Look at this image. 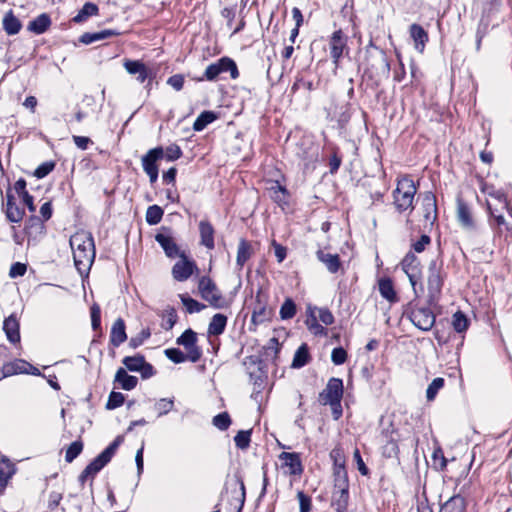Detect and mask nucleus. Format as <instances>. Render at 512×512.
I'll use <instances>...</instances> for the list:
<instances>
[{"instance_id":"nucleus-1","label":"nucleus","mask_w":512,"mask_h":512,"mask_svg":"<svg viewBox=\"0 0 512 512\" xmlns=\"http://www.w3.org/2000/svg\"><path fill=\"white\" fill-rule=\"evenodd\" d=\"M70 246L76 269L80 274L89 271L95 259V245L91 233L81 231L70 237Z\"/></svg>"},{"instance_id":"nucleus-2","label":"nucleus","mask_w":512,"mask_h":512,"mask_svg":"<svg viewBox=\"0 0 512 512\" xmlns=\"http://www.w3.org/2000/svg\"><path fill=\"white\" fill-rule=\"evenodd\" d=\"M417 193V186L409 176H404L397 182V187L393 191L394 205L398 212H404L413 209V201Z\"/></svg>"},{"instance_id":"nucleus-3","label":"nucleus","mask_w":512,"mask_h":512,"mask_svg":"<svg viewBox=\"0 0 512 512\" xmlns=\"http://www.w3.org/2000/svg\"><path fill=\"white\" fill-rule=\"evenodd\" d=\"M443 283L444 279L441 274V266L438 265L436 260H432L429 264L427 279V303L429 306H438Z\"/></svg>"},{"instance_id":"nucleus-4","label":"nucleus","mask_w":512,"mask_h":512,"mask_svg":"<svg viewBox=\"0 0 512 512\" xmlns=\"http://www.w3.org/2000/svg\"><path fill=\"white\" fill-rule=\"evenodd\" d=\"M225 72H229L232 79H237L239 77V71L236 62L226 56L208 65L203 76L197 80L215 81L222 73Z\"/></svg>"},{"instance_id":"nucleus-5","label":"nucleus","mask_w":512,"mask_h":512,"mask_svg":"<svg viewBox=\"0 0 512 512\" xmlns=\"http://www.w3.org/2000/svg\"><path fill=\"white\" fill-rule=\"evenodd\" d=\"M122 441L123 437L117 436L112 443L85 467V476H90L93 479L111 461Z\"/></svg>"},{"instance_id":"nucleus-6","label":"nucleus","mask_w":512,"mask_h":512,"mask_svg":"<svg viewBox=\"0 0 512 512\" xmlns=\"http://www.w3.org/2000/svg\"><path fill=\"white\" fill-rule=\"evenodd\" d=\"M202 298L215 309H223L229 306V302L222 296L220 290L211 278L203 276L198 285Z\"/></svg>"},{"instance_id":"nucleus-7","label":"nucleus","mask_w":512,"mask_h":512,"mask_svg":"<svg viewBox=\"0 0 512 512\" xmlns=\"http://www.w3.org/2000/svg\"><path fill=\"white\" fill-rule=\"evenodd\" d=\"M435 307L429 306L428 303L426 306L414 305L408 312V318L418 329L430 331L436 321V315L432 311V308Z\"/></svg>"},{"instance_id":"nucleus-8","label":"nucleus","mask_w":512,"mask_h":512,"mask_svg":"<svg viewBox=\"0 0 512 512\" xmlns=\"http://www.w3.org/2000/svg\"><path fill=\"white\" fill-rule=\"evenodd\" d=\"M343 381L340 378L332 377L328 380L325 389L319 394V402L322 405H336L343 397Z\"/></svg>"},{"instance_id":"nucleus-9","label":"nucleus","mask_w":512,"mask_h":512,"mask_svg":"<svg viewBox=\"0 0 512 512\" xmlns=\"http://www.w3.org/2000/svg\"><path fill=\"white\" fill-rule=\"evenodd\" d=\"M328 44L332 61L335 65H338L343 55L349 53L348 36L341 29H338L331 34Z\"/></svg>"},{"instance_id":"nucleus-10","label":"nucleus","mask_w":512,"mask_h":512,"mask_svg":"<svg viewBox=\"0 0 512 512\" xmlns=\"http://www.w3.org/2000/svg\"><path fill=\"white\" fill-rule=\"evenodd\" d=\"M197 340V333L191 328L186 329L176 339V343L185 348L188 353V360L192 363L198 362L202 357V349L197 345Z\"/></svg>"},{"instance_id":"nucleus-11","label":"nucleus","mask_w":512,"mask_h":512,"mask_svg":"<svg viewBox=\"0 0 512 512\" xmlns=\"http://www.w3.org/2000/svg\"><path fill=\"white\" fill-rule=\"evenodd\" d=\"M401 266L407 277L409 278V282L413 288L414 294L418 297L417 284L420 280L421 271H420V261L417 256L413 252H408L403 260L401 261Z\"/></svg>"},{"instance_id":"nucleus-12","label":"nucleus","mask_w":512,"mask_h":512,"mask_svg":"<svg viewBox=\"0 0 512 512\" xmlns=\"http://www.w3.org/2000/svg\"><path fill=\"white\" fill-rule=\"evenodd\" d=\"M123 66L129 74L136 75V79L139 83H144L148 80L146 88L150 90V84L155 77L151 69L147 68V66L139 60L130 59L125 60Z\"/></svg>"},{"instance_id":"nucleus-13","label":"nucleus","mask_w":512,"mask_h":512,"mask_svg":"<svg viewBox=\"0 0 512 512\" xmlns=\"http://www.w3.org/2000/svg\"><path fill=\"white\" fill-rule=\"evenodd\" d=\"M162 230L163 232L155 235V241L161 246L168 258L179 257L183 252H180L178 245L170 234V229L163 227Z\"/></svg>"},{"instance_id":"nucleus-14","label":"nucleus","mask_w":512,"mask_h":512,"mask_svg":"<svg viewBox=\"0 0 512 512\" xmlns=\"http://www.w3.org/2000/svg\"><path fill=\"white\" fill-rule=\"evenodd\" d=\"M457 220L466 231L474 232L477 230V224L473 218L471 208L461 198L457 199Z\"/></svg>"},{"instance_id":"nucleus-15","label":"nucleus","mask_w":512,"mask_h":512,"mask_svg":"<svg viewBox=\"0 0 512 512\" xmlns=\"http://www.w3.org/2000/svg\"><path fill=\"white\" fill-rule=\"evenodd\" d=\"M181 259L177 261L172 268L173 278L177 281H186L196 269L193 261L189 260L183 253L179 256Z\"/></svg>"},{"instance_id":"nucleus-16","label":"nucleus","mask_w":512,"mask_h":512,"mask_svg":"<svg viewBox=\"0 0 512 512\" xmlns=\"http://www.w3.org/2000/svg\"><path fill=\"white\" fill-rule=\"evenodd\" d=\"M231 487L232 498L229 504L234 508L235 512H241L246 499V489L242 478L236 476L234 482L231 483Z\"/></svg>"},{"instance_id":"nucleus-17","label":"nucleus","mask_w":512,"mask_h":512,"mask_svg":"<svg viewBox=\"0 0 512 512\" xmlns=\"http://www.w3.org/2000/svg\"><path fill=\"white\" fill-rule=\"evenodd\" d=\"M423 216L427 222L433 224L437 219L436 196L428 191L422 195Z\"/></svg>"},{"instance_id":"nucleus-18","label":"nucleus","mask_w":512,"mask_h":512,"mask_svg":"<svg viewBox=\"0 0 512 512\" xmlns=\"http://www.w3.org/2000/svg\"><path fill=\"white\" fill-rule=\"evenodd\" d=\"M164 157V149L161 146H157L148 150V152L142 156V167L144 172L159 170L157 162Z\"/></svg>"},{"instance_id":"nucleus-19","label":"nucleus","mask_w":512,"mask_h":512,"mask_svg":"<svg viewBox=\"0 0 512 512\" xmlns=\"http://www.w3.org/2000/svg\"><path fill=\"white\" fill-rule=\"evenodd\" d=\"M409 35L414 42V48L418 52L423 53L426 44L429 41L427 31L421 25L413 23L409 27Z\"/></svg>"},{"instance_id":"nucleus-20","label":"nucleus","mask_w":512,"mask_h":512,"mask_svg":"<svg viewBox=\"0 0 512 512\" xmlns=\"http://www.w3.org/2000/svg\"><path fill=\"white\" fill-rule=\"evenodd\" d=\"M480 190L482 193L487 194L488 196L494 198L499 203H501L502 208L506 209L508 213L512 216V208L510 207V204L507 200V196L503 190L496 189L494 185L484 181H481Z\"/></svg>"},{"instance_id":"nucleus-21","label":"nucleus","mask_w":512,"mask_h":512,"mask_svg":"<svg viewBox=\"0 0 512 512\" xmlns=\"http://www.w3.org/2000/svg\"><path fill=\"white\" fill-rule=\"evenodd\" d=\"M279 459L284 461V466L289 468V474L299 476L303 473L304 469L298 453L282 452Z\"/></svg>"},{"instance_id":"nucleus-22","label":"nucleus","mask_w":512,"mask_h":512,"mask_svg":"<svg viewBox=\"0 0 512 512\" xmlns=\"http://www.w3.org/2000/svg\"><path fill=\"white\" fill-rule=\"evenodd\" d=\"M3 330L9 342L13 344L20 342V325L15 314H11L9 317L5 318Z\"/></svg>"},{"instance_id":"nucleus-23","label":"nucleus","mask_w":512,"mask_h":512,"mask_svg":"<svg viewBox=\"0 0 512 512\" xmlns=\"http://www.w3.org/2000/svg\"><path fill=\"white\" fill-rule=\"evenodd\" d=\"M127 340L126 326L122 318H117L113 323L110 331V344L114 347H119Z\"/></svg>"},{"instance_id":"nucleus-24","label":"nucleus","mask_w":512,"mask_h":512,"mask_svg":"<svg viewBox=\"0 0 512 512\" xmlns=\"http://www.w3.org/2000/svg\"><path fill=\"white\" fill-rule=\"evenodd\" d=\"M121 33L115 29H104L98 32H86L79 37V42L84 45H90L97 41H102L113 36H119Z\"/></svg>"},{"instance_id":"nucleus-25","label":"nucleus","mask_w":512,"mask_h":512,"mask_svg":"<svg viewBox=\"0 0 512 512\" xmlns=\"http://www.w3.org/2000/svg\"><path fill=\"white\" fill-rule=\"evenodd\" d=\"M316 258L318 261L323 263L327 270L332 274L337 273L341 267V261L338 254L327 253L324 250L319 249L316 251Z\"/></svg>"},{"instance_id":"nucleus-26","label":"nucleus","mask_w":512,"mask_h":512,"mask_svg":"<svg viewBox=\"0 0 512 512\" xmlns=\"http://www.w3.org/2000/svg\"><path fill=\"white\" fill-rule=\"evenodd\" d=\"M200 243L207 249H214V234L215 230L212 224L207 220H201L199 223Z\"/></svg>"},{"instance_id":"nucleus-27","label":"nucleus","mask_w":512,"mask_h":512,"mask_svg":"<svg viewBox=\"0 0 512 512\" xmlns=\"http://www.w3.org/2000/svg\"><path fill=\"white\" fill-rule=\"evenodd\" d=\"M27 183L23 178H19L14 184V190L17 195L22 199L24 205L27 206L28 210L32 213L36 211V206L34 205L33 196L29 194L26 189Z\"/></svg>"},{"instance_id":"nucleus-28","label":"nucleus","mask_w":512,"mask_h":512,"mask_svg":"<svg viewBox=\"0 0 512 512\" xmlns=\"http://www.w3.org/2000/svg\"><path fill=\"white\" fill-rule=\"evenodd\" d=\"M15 465L6 457L0 459V490H4L8 481L15 474Z\"/></svg>"},{"instance_id":"nucleus-29","label":"nucleus","mask_w":512,"mask_h":512,"mask_svg":"<svg viewBox=\"0 0 512 512\" xmlns=\"http://www.w3.org/2000/svg\"><path fill=\"white\" fill-rule=\"evenodd\" d=\"M2 26L6 34L12 36L20 32L22 28V23L14 15L13 11L9 10L3 17Z\"/></svg>"},{"instance_id":"nucleus-30","label":"nucleus","mask_w":512,"mask_h":512,"mask_svg":"<svg viewBox=\"0 0 512 512\" xmlns=\"http://www.w3.org/2000/svg\"><path fill=\"white\" fill-rule=\"evenodd\" d=\"M50 25V16L46 13H42L29 22L27 29L30 32L40 35L46 32L49 29Z\"/></svg>"},{"instance_id":"nucleus-31","label":"nucleus","mask_w":512,"mask_h":512,"mask_svg":"<svg viewBox=\"0 0 512 512\" xmlns=\"http://www.w3.org/2000/svg\"><path fill=\"white\" fill-rule=\"evenodd\" d=\"M349 503V489H334L332 493V506L336 512H345Z\"/></svg>"},{"instance_id":"nucleus-32","label":"nucleus","mask_w":512,"mask_h":512,"mask_svg":"<svg viewBox=\"0 0 512 512\" xmlns=\"http://www.w3.org/2000/svg\"><path fill=\"white\" fill-rule=\"evenodd\" d=\"M378 286H379L380 295L384 299H386L387 301H389L391 303H395L398 301V297H397L396 291L394 289L393 281L390 278H388V277L381 278L379 280Z\"/></svg>"},{"instance_id":"nucleus-33","label":"nucleus","mask_w":512,"mask_h":512,"mask_svg":"<svg viewBox=\"0 0 512 512\" xmlns=\"http://www.w3.org/2000/svg\"><path fill=\"white\" fill-rule=\"evenodd\" d=\"M465 510V499L460 495H454L441 505L439 512H465Z\"/></svg>"},{"instance_id":"nucleus-34","label":"nucleus","mask_w":512,"mask_h":512,"mask_svg":"<svg viewBox=\"0 0 512 512\" xmlns=\"http://www.w3.org/2000/svg\"><path fill=\"white\" fill-rule=\"evenodd\" d=\"M227 316L221 313L215 314L208 325V335L209 336H218L221 335L226 328L227 325Z\"/></svg>"},{"instance_id":"nucleus-35","label":"nucleus","mask_w":512,"mask_h":512,"mask_svg":"<svg viewBox=\"0 0 512 512\" xmlns=\"http://www.w3.org/2000/svg\"><path fill=\"white\" fill-rule=\"evenodd\" d=\"M115 381L121 385V388L127 391L134 389L138 384L135 376L129 375L124 368H119L115 374Z\"/></svg>"},{"instance_id":"nucleus-36","label":"nucleus","mask_w":512,"mask_h":512,"mask_svg":"<svg viewBox=\"0 0 512 512\" xmlns=\"http://www.w3.org/2000/svg\"><path fill=\"white\" fill-rule=\"evenodd\" d=\"M252 255V246L246 239H240L237 250L236 264L242 269Z\"/></svg>"},{"instance_id":"nucleus-37","label":"nucleus","mask_w":512,"mask_h":512,"mask_svg":"<svg viewBox=\"0 0 512 512\" xmlns=\"http://www.w3.org/2000/svg\"><path fill=\"white\" fill-rule=\"evenodd\" d=\"M218 118L217 113L214 111L206 110L200 113L193 123V130L200 132L204 130L209 124Z\"/></svg>"},{"instance_id":"nucleus-38","label":"nucleus","mask_w":512,"mask_h":512,"mask_svg":"<svg viewBox=\"0 0 512 512\" xmlns=\"http://www.w3.org/2000/svg\"><path fill=\"white\" fill-rule=\"evenodd\" d=\"M44 229V220L34 215L27 220L25 225V232L28 237H36L38 234H42Z\"/></svg>"},{"instance_id":"nucleus-39","label":"nucleus","mask_w":512,"mask_h":512,"mask_svg":"<svg viewBox=\"0 0 512 512\" xmlns=\"http://www.w3.org/2000/svg\"><path fill=\"white\" fill-rule=\"evenodd\" d=\"M310 361L309 349L306 343H303L295 352L293 361L291 364L292 368H302Z\"/></svg>"},{"instance_id":"nucleus-40","label":"nucleus","mask_w":512,"mask_h":512,"mask_svg":"<svg viewBox=\"0 0 512 512\" xmlns=\"http://www.w3.org/2000/svg\"><path fill=\"white\" fill-rule=\"evenodd\" d=\"M99 8L92 2H86L83 7L79 10L76 16L73 17L75 23H81L86 21L89 17L97 15Z\"/></svg>"},{"instance_id":"nucleus-41","label":"nucleus","mask_w":512,"mask_h":512,"mask_svg":"<svg viewBox=\"0 0 512 512\" xmlns=\"http://www.w3.org/2000/svg\"><path fill=\"white\" fill-rule=\"evenodd\" d=\"M174 408V397L161 398L155 401L153 409L157 412V417L167 415Z\"/></svg>"},{"instance_id":"nucleus-42","label":"nucleus","mask_w":512,"mask_h":512,"mask_svg":"<svg viewBox=\"0 0 512 512\" xmlns=\"http://www.w3.org/2000/svg\"><path fill=\"white\" fill-rule=\"evenodd\" d=\"M296 312L297 307L293 299L286 298L280 307L279 315L282 320H289L296 315Z\"/></svg>"},{"instance_id":"nucleus-43","label":"nucleus","mask_w":512,"mask_h":512,"mask_svg":"<svg viewBox=\"0 0 512 512\" xmlns=\"http://www.w3.org/2000/svg\"><path fill=\"white\" fill-rule=\"evenodd\" d=\"M164 215V210L158 205H151L146 210L145 219L149 225H157Z\"/></svg>"},{"instance_id":"nucleus-44","label":"nucleus","mask_w":512,"mask_h":512,"mask_svg":"<svg viewBox=\"0 0 512 512\" xmlns=\"http://www.w3.org/2000/svg\"><path fill=\"white\" fill-rule=\"evenodd\" d=\"M267 304L260 303L259 305H254L253 313L251 320L255 324H260L265 322L270 318V311L267 309Z\"/></svg>"},{"instance_id":"nucleus-45","label":"nucleus","mask_w":512,"mask_h":512,"mask_svg":"<svg viewBox=\"0 0 512 512\" xmlns=\"http://www.w3.org/2000/svg\"><path fill=\"white\" fill-rule=\"evenodd\" d=\"M122 363L131 372H137L141 370L143 363H145V357L141 354L135 356H126L123 358Z\"/></svg>"},{"instance_id":"nucleus-46","label":"nucleus","mask_w":512,"mask_h":512,"mask_svg":"<svg viewBox=\"0 0 512 512\" xmlns=\"http://www.w3.org/2000/svg\"><path fill=\"white\" fill-rule=\"evenodd\" d=\"M452 326L458 333H462L468 329L469 320L462 311H457L452 317Z\"/></svg>"},{"instance_id":"nucleus-47","label":"nucleus","mask_w":512,"mask_h":512,"mask_svg":"<svg viewBox=\"0 0 512 512\" xmlns=\"http://www.w3.org/2000/svg\"><path fill=\"white\" fill-rule=\"evenodd\" d=\"M82 450L83 442L81 440L72 442L66 450L65 461L68 463L73 462L81 454Z\"/></svg>"},{"instance_id":"nucleus-48","label":"nucleus","mask_w":512,"mask_h":512,"mask_svg":"<svg viewBox=\"0 0 512 512\" xmlns=\"http://www.w3.org/2000/svg\"><path fill=\"white\" fill-rule=\"evenodd\" d=\"M178 320L177 312L175 308L169 307L163 314L162 328L166 331L171 330Z\"/></svg>"},{"instance_id":"nucleus-49","label":"nucleus","mask_w":512,"mask_h":512,"mask_svg":"<svg viewBox=\"0 0 512 512\" xmlns=\"http://www.w3.org/2000/svg\"><path fill=\"white\" fill-rule=\"evenodd\" d=\"M25 215L23 208L16 203L6 208V217L10 222L19 223Z\"/></svg>"},{"instance_id":"nucleus-50","label":"nucleus","mask_w":512,"mask_h":512,"mask_svg":"<svg viewBox=\"0 0 512 512\" xmlns=\"http://www.w3.org/2000/svg\"><path fill=\"white\" fill-rule=\"evenodd\" d=\"M165 356L175 364H180L188 360V353H184L179 348H168L164 351Z\"/></svg>"},{"instance_id":"nucleus-51","label":"nucleus","mask_w":512,"mask_h":512,"mask_svg":"<svg viewBox=\"0 0 512 512\" xmlns=\"http://www.w3.org/2000/svg\"><path fill=\"white\" fill-rule=\"evenodd\" d=\"M251 441L250 430H240L234 437V442L237 448L245 450L249 447Z\"/></svg>"},{"instance_id":"nucleus-52","label":"nucleus","mask_w":512,"mask_h":512,"mask_svg":"<svg viewBox=\"0 0 512 512\" xmlns=\"http://www.w3.org/2000/svg\"><path fill=\"white\" fill-rule=\"evenodd\" d=\"M445 380L442 377H437L432 380L426 390V398L428 401L435 399L438 391L443 388Z\"/></svg>"},{"instance_id":"nucleus-53","label":"nucleus","mask_w":512,"mask_h":512,"mask_svg":"<svg viewBox=\"0 0 512 512\" xmlns=\"http://www.w3.org/2000/svg\"><path fill=\"white\" fill-rule=\"evenodd\" d=\"M26 365H29L27 361L23 359H16L15 361L5 363L4 367L9 368V370H11L9 376H12L27 372Z\"/></svg>"},{"instance_id":"nucleus-54","label":"nucleus","mask_w":512,"mask_h":512,"mask_svg":"<svg viewBox=\"0 0 512 512\" xmlns=\"http://www.w3.org/2000/svg\"><path fill=\"white\" fill-rule=\"evenodd\" d=\"M181 301L188 313H198L205 308L204 304L189 296L181 295Z\"/></svg>"},{"instance_id":"nucleus-55","label":"nucleus","mask_w":512,"mask_h":512,"mask_svg":"<svg viewBox=\"0 0 512 512\" xmlns=\"http://www.w3.org/2000/svg\"><path fill=\"white\" fill-rule=\"evenodd\" d=\"M125 401V397L121 392H115L112 391L109 394L107 403H106V409L107 410H113L123 405Z\"/></svg>"},{"instance_id":"nucleus-56","label":"nucleus","mask_w":512,"mask_h":512,"mask_svg":"<svg viewBox=\"0 0 512 512\" xmlns=\"http://www.w3.org/2000/svg\"><path fill=\"white\" fill-rule=\"evenodd\" d=\"M183 152L179 145L177 144H171L166 149H164V157L168 162H173L181 158Z\"/></svg>"},{"instance_id":"nucleus-57","label":"nucleus","mask_w":512,"mask_h":512,"mask_svg":"<svg viewBox=\"0 0 512 512\" xmlns=\"http://www.w3.org/2000/svg\"><path fill=\"white\" fill-rule=\"evenodd\" d=\"M212 423L221 431H225L231 424L230 416L227 412H222L214 416Z\"/></svg>"},{"instance_id":"nucleus-58","label":"nucleus","mask_w":512,"mask_h":512,"mask_svg":"<svg viewBox=\"0 0 512 512\" xmlns=\"http://www.w3.org/2000/svg\"><path fill=\"white\" fill-rule=\"evenodd\" d=\"M486 207L489 216L494 219L498 227L506 226L507 230H512V228L507 226L504 216L501 213H498V210L493 208L489 201H486Z\"/></svg>"},{"instance_id":"nucleus-59","label":"nucleus","mask_w":512,"mask_h":512,"mask_svg":"<svg viewBox=\"0 0 512 512\" xmlns=\"http://www.w3.org/2000/svg\"><path fill=\"white\" fill-rule=\"evenodd\" d=\"M91 326L94 331L101 329V309L100 306L94 303L90 308Z\"/></svg>"},{"instance_id":"nucleus-60","label":"nucleus","mask_w":512,"mask_h":512,"mask_svg":"<svg viewBox=\"0 0 512 512\" xmlns=\"http://www.w3.org/2000/svg\"><path fill=\"white\" fill-rule=\"evenodd\" d=\"M151 336V331L149 328L143 329L138 335L133 336L129 340V346L133 349L141 346L145 340H147Z\"/></svg>"},{"instance_id":"nucleus-61","label":"nucleus","mask_w":512,"mask_h":512,"mask_svg":"<svg viewBox=\"0 0 512 512\" xmlns=\"http://www.w3.org/2000/svg\"><path fill=\"white\" fill-rule=\"evenodd\" d=\"M306 325L308 329L315 335L326 334V329L318 323L317 318L314 316L313 312L310 313L309 318L306 320Z\"/></svg>"},{"instance_id":"nucleus-62","label":"nucleus","mask_w":512,"mask_h":512,"mask_svg":"<svg viewBox=\"0 0 512 512\" xmlns=\"http://www.w3.org/2000/svg\"><path fill=\"white\" fill-rule=\"evenodd\" d=\"M279 341L277 338L273 337L269 340L268 344L264 347V355L266 358L271 357L275 358L279 353Z\"/></svg>"},{"instance_id":"nucleus-63","label":"nucleus","mask_w":512,"mask_h":512,"mask_svg":"<svg viewBox=\"0 0 512 512\" xmlns=\"http://www.w3.org/2000/svg\"><path fill=\"white\" fill-rule=\"evenodd\" d=\"M331 360L335 365H342L347 360V352L343 347H336L332 350Z\"/></svg>"},{"instance_id":"nucleus-64","label":"nucleus","mask_w":512,"mask_h":512,"mask_svg":"<svg viewBox=\"0 0 512 512\" xmlns=\"http://www.w3.org/2000/svg\"><path fill=\"white\" fill-rule=\"evenodd\" d=\"M54 167V162H44L35 169L34 176L37 177L38 179L44 178L54 169Z\"/></svg>"}]
</instances>
